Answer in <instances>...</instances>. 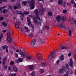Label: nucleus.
Segmentation results:
<instances>
[{"instance_id": "11", "label": "nucleus", "mask_w": 76, "mask_h": 76, "mask_svg": "<svg viewBox=\"0 0 76 76\" xmlns=\"http://www.w3.org/2000/svg\"><path fill=\"white\" fill-rule=\"evenodd\" d=\"M19 53L21 56H22V57H25L26 55L24 53V52L20 51L19 52Z\"/></svg>"}, {"instance_id": "33", "label": "nucleus", "mask_w": 76, "mask_h": 76, "mask_svg": "<svg viewBox=\"0 0 76 76\" xmlns=\"http://www.w3.org/2000/svg\"><path fill=\"white\" fill-rule=\"evenodd\" d=\"M48 16H51L53 15V14H52V13L50 12H48Z\"/></svg>"}, {"instance_id": "4", "label": "nucleus", "mask_w": 76, "mask_h": 76, "mask_svg": "<svg viewBox=\"0 0 76 76\" xmlns=\"http://www.w3.org/2000/svg\"><path fill=\"white\" fill-rule=\"evenodd\" d=\"M10 32H8L7 35V39L8 41H9V42H11V41H12V38H10Z\"/></svg>"}, {"instance_id": "56", "label": "nucleus", "mask_w": 76, "mask_h": 76, "mask_svg": "<svg viewBox=\"0 0 76 76\" xmlns=\"http://www.w3.org/2000/svg\"><path fill=\"white\" fill-rule=\"evenodd\" d=\"M73 7H75V8L76 9V4L75 3L73 5Z\"/></svg>"}, {"instance_id": "39", "label": "nucleus", "mask_w": 76, "mask_h": 76, "mask_svg": "<svg viewBox=\"0 0 76 76\" xmlns=\"http://www.w3.org/2000/svg\"><path fill=\"white\" fill-rule=\"evenodd\" d=\"M27 22H30L31 21V19L29 17L27 18Z\"/></svg>"}, {"instance_id": "47", "label": "nucleus", "mask_w": 76, "mask_h": 76, "mask_svg": "<svg viewBox=\"0 0 76 76\" xmlns=\"http://www.w3.org/2000/svg\"><path fill=\"white\" fill-rule=\"evenodd\" d=\"M24 28L26 30H28V27H26V26H25L24 27Z\"/></svg>"}, {"instance_id": "55", "label": "nucleus", "mask_w": 76, "mask_h": 76, "mask_svg": "<svg viewBox=\"0 0 76 76\" xmlns=\"http://www.w3.org/2000/svg\"><path fill=\"white\" fill-rule=\"evenodd\" d=\"M32 23V22L31 21H28V25H31V24Z\"/></svg>"}, {"instance_id": "43", "label": "nucleus", "mask_w": 76, "mask_h": 76, "mask_svg": "<svg viewBox=\"0 0 76 76\" xmlns=\"http://www.w3.org/2000/svg\"><path fill=\"white\" fill-rule=\"evenodd\" d=\"M14 64V62L13 61H11L10 63V65H13Z\"/></svg>"}, {"instance_id": "15", "label": "nucleus", "mask_w": 76, "mask_h": 76, "mask_svg": "<svg viewBox=\"0 0 76 76\" xmlns=\"http://www.w3.org/2000/svg\"><path fill=\"white\" fill-rule=\"evenodd\" d=\"M63 71H66V69L65 68V67H64L63 68H62L60 69V70L59 72L60 73H63Z\"/></svg>"}, {"instance_id": "38", "label": "nucleus", "mask_w": 76, "mask_h": 76, "mask_svg": "<svg viewBox=\"0 0 76 76\" xmlns=\"http://www.w3.org/2000/svg\"><path fill=\"white\" fill-rule=\"evenodd\" d=\"M28 37H33V34L31 33V34H29L28 35Z\"/></svg>"}, {"instance_id": "52", "label": "nucleus", "mask_w": 76, "mask_h": 76, "mask_svg": "<svg viewBox=\"0 0 76 76\" xmlns=\"http://www.w3.org/2000/svg\"><path fill=\"white\" fill-rule=\"evenodd\" d=\"M8 7L11 10H12V6L10 5H8Z\"/></svg>"}, {"instance_id": "49", "label": "nucleus", "mask_w": 76, "mask_h": 76, "mask_svg": "<svg viewBox=\"0 0 76 76\" xmlns=\"http://www.w3.org/2000/svg\"><path fill=\"white\" fill-rule=\"evenodd\" d=\"M4 69H6L7 68V65H4L3 66Z\"/></svg>"}, {"instance_id": "35", "label": "nucleus", "mask_w": 76, "mask_h": 76, "mask_svg": "<svg viewBox=\"0 0 76 76\" xmlns=\"http://www.w3.org/2000/svg\"><path fill=\"white\" fill-rule=\"evenodd\" d=\"M71 35H72V30H70L69 31V37H70V36H71Z\"/></svg>"}, {"instance_id": "36", "label": "nucleus", "mask_w": 76, "mask_h": 76, "mask_svg": "<svg viewBox=\"0 0 76 76\" xmlns=\"http://www.w3.org/2000/svg\"><path fill=\"white\" fill-rule=\"evenodd\" d=\"M16 73H14L11 74L10 75H9V76H16Z\"/></svg>"}, {"instance_id": "2", "label": "nucleus", "mask_w": 76, "mask_h": 76, "mask_svg": "<svg viewBox=\"0 0 76 76\" xmlns=\"http://www.w3.org/2000/svg\"><path fill=\"white\" fill-rule=\"evenodd\" d=\"M35 16L36 18L35 17H33V19L34 22L35 23H38V20H37V19L39 20H40V18L39 17V15H36Z\"/></svg>"}, {"instance_id": "37", "label": "nucleus", "mask_w": 76, "mask_h": 76, "mask_svg": "<svg viewBox=\"0 0 76 76\" xmlns=\"http://www.w3.org/2000/svg\"><path fill=\"white\" fill-rule=\"evenodd\" d=\"M18 60L19 62H22V61H23V59L21 58H19L18 59Z\"/></svg>"}, {"instance_id": "31", "label": "nucleus", "mask_w": 76, "mask_h": 76, "mask_svg": "<svg viewBox=\"0 0 76 76\" xmlns=\"http://www.w3.org/2000/svg\"><path fill=\"white\" fill-rule=\"evenodd\" d=\"M15 26L17 29H19V25L18 24H16V23H15Z\"/></svg>"}, {"instance_id": "9", "label": "nucleus", "mask_w": 76, "mask_h": 76, "mask_svg": "<svg viewBox=\"0 0 76 76\" xmlns=\"http://www.w3.org/2000/svg\"><path fill=\"white\" fill-rule=\"evenodd\" d=\"M36 43V40L35 39L32 40L31 42V45L32 47H34V45H35Z\"/></svg>"}, {"instance_id": "61", "label": "nucleus", "mask_w": 76, "mask_h": 76, "mask_svg": "<svg viewBox=\"0 0 76 76\" xmlns=\"http://www.w3.org/2000/svg\"><path fill=\"white\" fill-rule=\"evenodd\" d=\"M12 12L14 14H15V13H16V11L15 12V11L14 10H12Z\"/></svg>"}, {"instance_id": "23", "label": "nucleus", "mask_w": 76, "mask_h": 76, "mask_svg": "<svg viewBox=\"0 0 76 76\" xmlns=\"http://www.w3.org/2000/svg\"><path fill=\"white\" fill-rule=\"evenodd\" d=\"M22 4L23 5H24V6H26L28 4L26 1H23Z\"/></svg>"}, {"instance_id": "27", "label": "nucleus", "mask_w": 76, "mask_h": 76, "mask_svg": "<svg viewBox=\"0 0 76 76\" xmlns=\"http://www.w3.org/2000/svg\"><path fill=\"white\" fill-rule=\"evenodd\" d=\"M66 70H70V68H69V65L68 64H66Z\"/></svg>"}, {"instance_id": "30", "label": "nucleus", "mask_w": 76, "mask_h": 76, "mask_svg": "<svg viewBox=\"0 0 76 76\" xmlns=\"http://www.w3.org/2000/svg\"><path fill=\"white\" fill-rule=\"evenodd\" d=\"M60 59L61 60H63L64 59V56L62 55L61 56Z\"/></svg>"}, {"instance_id": "32", "label": "nucleus", "mask_w": 76, "mask_h": 76, "mask_svg": "<svg viewBox=\"0 0 76 76\" xmlns=\"http://www.w3.org/2000/svg\"><path fill=\"white\" fill-rule=\"evenodd\" d=\"M74 53L75 54L74 55V57H75V59L76 60V50H74Z\"/></svg>"}, {"instance_id": "58", "label": "nucleus", "mask_w": 76, "mask_h": 76, "mask_svg": "<svg viewBox=\"0 0 76 76\" xmlns=\"http://www.w3.org/2000/svg\"><path fill=\"white\" fill-rule=\"evenodd\" d=\"M18 9V7H17V6H15L14 7V9H15V10H16Z\"/></svg>"}, {"instance_id": "62", "label": "nucleus", "mask_w": 76, "mask_h": 76, "mask_svg": "<svg viewBox=\"0 0 76 76\" xmlns=\"http://www.w3.org/2000/svg\"><path fill=\"white\" fill-rule=\"evenodd\" d=\"M71 4L69 2L67 3V6H70V5Z\"/></svg>"}, {"instance_id": "63", "label": "nucleus", "mask_w": 76, "mask_h": 76, "mask_svg": "<svg viewBox=\"0 0 76 76\" xmlns=\"http://www.w3.org/2000/svg\"><path fill=\"white\" fill-rule=\"evenodd\" d=\"M6 53H8L9 51H8V48H7V49H6Z\"/></svg>"}, {"instance_id": "40", "label": "nucleus", "mask_w": 76, "mask_h": 76, "mask_svg": "<svg viewBox=\"0 0 76 76\" xmlns=\"http://www.w3.org/2000/svg\"><path fill=\"white\" fill-rule=\"evenodd\" d=\"M44 70L42 69H41V70L40 71V73L41 74L42 73H44Z\"/></svg>"}, {"instance_id": "34", "label": "nucleus", "mask_w": 76, "mask_h": 76, "mask_svg": "<svg viewBox=\"0 0 76 76\" xmlns=\"http://www.w3.org/2000/svg\"><path fill=\"white\" fill-rule=\"evenodd\" d=\"M31 75L32 76H35V72H32V73H31Z\"/></svg>"}, {"instance_id": "28", "label": "nucleus", "mask_w": 76, "mask_h": 76, "mask_svg": "<svg viewBox=\"0 0 76 76\" xmlns=\"http://www.w3.org/2000/svg\"><path fill=\"white\" fill-rule=\"evenodd\" d=\"M3 37V34L2 33H1L0 35V41H1V40L2 39Z\"/></svg>"}, {"instance_id": "10", "label": "nucleus", "mask_w": 76, "mask_h": 76, "mask_svg": "<svg viewBox=\"0 0 76 76\" xmlns=\"http://www.w3.org/2000/svg\"><path fill=\"white\" fill-rule=\"evenodd\" d=\"M61 48L62 50H64L65 49H69V47L68 46H61Z\"/></svg>"}, {"instance_id": "60", "label": "nucleus", "mask_w": 76, "mask_h": 76, "mask_svg": "<svg viewBox=\"0 0 76 76\" xmlns=\"http://www.w3.org/2000/svg\"><path fill=\"white\" fill-rule=\"evenodd\" d=\"M11 70V67H10V66L8 67V70Z\"/></svg>"}, {"instance_id": "42", "label": "nucleus", "mask_w": 76, "mask_h": 76, "mask_svg": "<svg viewBox=\"0 0 76 76\" xmlns=\"http://www.w3.org/2000/svg\"><path fill=\"white\" fill-rule=\"evenodd\" d=\"M7 57H5V58H4L3 59V61H7Z\"/></svg>"}, {"instance_id": "29", "label": "nucleus", "mask_w": 76, "mask_h": 76, "mask_svg": "<svg viewBox=\"0 0 76 76\" xmlns=\"http://www.w3.org/2000/svg\"><path fill=\"white\" fill-rule=\"evenodd\" d=\"M41 66L42 67H45L47 66V64L45 63H43L41 64Z\"/></svg>"}, {"instance_id": "54", "label": "nucleus", "mask_w": 76, "mask_h": 76, "mask_svg": "<svg viewBox=\"0 0 76 76\" xmlns=\"http://www.w3.org/2000/svg\"><path fill=\"white\" fill-rule=\"evenodd\" d=\"M31 28H34V25L32 24H31Z\"/></svg>"}, {"instance_id": "44", "label": "nucleus", "mask_w": 76, "mask_h": 76, "mask_svg": "<svg viewBox=\"0 0 76 76\" xmlns=\"http://www.w3.org/2000/svg\"><path fill=\"white\" fill-rule=\"evenodd\" d=\"M7 7V6H4L1 7V9H5Z\"/></svg>"}, {"instance_id": "14", "label": "nucleus", "mask_w": 76, "mask_h": 76, "mask_svg": "<svg viewBox=\"0 0 76 76\" xmlns=\"http://www.w3.org/2000/svg\"><path fill=\"white\" fill-rule=\"evenodd\" d=\"M34 67V66L33 65H30L28 66V68L30 70H33Z\"/></svg>"}, {"instance_id": "21", "label": "nucleus", "mask_w": 76, "mask_h": 76, "mask_svg": "<svg viewBox=\"0 0 76 76\" xmlns=\"http://www.w3.org/2000/svg\"><path fill=\"white\" fill-rule=\"evenodd\" d=\"M26 57L27 58V59H31L32 58V57L29 55L28 54L26 56Z\"/></svg>"}, {"instance_id": "12", "label": "nucleus", "mask_w": 76, "mask_h": 76, "mask_svg": "<svg viewBox=\"0 0 76 76\" xmlns=\"http://www.w3.org/2000/svg\"><path fill=\"white\" fill-rule=\"evenodd\" d=\"M56 19L58 22H60V20L61 19V17L58 16L56 17Z\"/></svg>"}, {"instance_id": "48", "label": "nucleus", "mask_w": 76, "mask_h": 76, "mask_svg": "<svg viewBox=\"0 0 76 76\" xmlns=\"http://www.w3.org/2000/svg\"><path fill=\"white\" fill-rule=\"evenodd\" d=\"M2 64H3V65H4V64H6V61L3 60Z\"/></svg>"}, {"instance_id": "7", "label": "nucleus", "mask_w": 76, "mask_h": 76, "mask_svg": "<svg viewBox=\"0 0 76 76\" xmlns=\"http://www.w3.org/2000/svg\"><path fill=\"white\" fill-rule=\"evenodd\" d=\"M54 52H52L49 55V58L50 59H52V58L54 57Z\"/></svg>"}, {"instance_id": "50", "label": "nucleus", "mask_w": 76, "mask_h": 76, "mask_svg": "<svg viewBox=\"0 0 76 76\" xmlns=\"http://www.w3.org/2000/svg\"><path fill=\"white\" fill-rule=\"evenodd\" d=\"M4 19V18L3 17H1L0 18V20H2Z\"/></svg>"}, {"instance_id": "8", "label": "nucleus", "mask_w": 76, "mask_h": 76, "mask_svg": "<svg viewBox=\"0 0 76 76\" xmlns=\"http://www.w3.org/2000/svg\"><path fill=\"white\" fill-rule=\"evenodd\" d=\"M69 61L70 62L69 63V64L70 67H73V62L72 59H70Z\"/></svg>"}, {"instance_id": "5", "label": "nucleus", "mask_w": 76, "mask_h": 76, "mask_svg": "<svg viewBox=\"0 0 76 76\" xmlns=\"http://www.w3.org/2000/svg\"><path fill=\"white\" fill-rule=\"evenodd\" d=\"M58 27L60 28H62L64 29H67V27L66 26H64L63 24H60L58 25Z\"/></svg>"}, {"instance_id": "41", "label": "nucleus", "mask_w": 76, "mask_h": 76, "mask_svg": "<svg viewBox=\"0 0 76 76\" xmlns=\"http://www.w3.org/2000/svg\"><path fill=\"white\" fill-rule=\"evenodd\" d=\"M39 40L41 43H44V41H42V40L41 39H39Z\"/></svg>"}, {"instance_id": "3", "label": "nucleus", "mask_w": 76, "mask_h": 76, "mask_svg": "<svg viewBox=\"0 0 76 76\" xmlns=\"http://www.w3.org/2000/svg\"><path fill=\"white\" fill-rule=\"evenodd\" d=\"M46 10V9L45 8H41L39 10V13L40 15L42 16L44 15V12H45Z\"/></svg>"}, {"instance_id": "19", "label": "nucleus", "mask_w": 76, "mask_h": 76, "mask_svg": "<svg viewBox=\"0 0 76 76\" xmlns=\"http://www.w3.org/2000/svg\"><path fill=\"white\" fill-rule=\"evenodd\" d=\"M34 13L36 15H39L38 13V9H37L34 10Z\"/></svg>"}, {"instance_id": "22", "label": "nucleus", "mask_w": 76, "mask_h": 76, "mask_svg": "<svg viewBox=\"0 0 76 76\" xmlns=\"http://www.w3.org/2000/svg\"><path fill=\"white\" fill-rule=\"evenodd\" d=\"M2 24L3 26H7V23L4 22H2Z\"/></svg>"}, {"instance_id": "16", "label": "nucleus", "mask_w": 76, "mask_h": 76, "mask_svg": "<svg viewBox=\"0 0 76 76\" xmlns=\"http://www.w3.org/2000/svg\"><path fill=\"white\" fill-rule=\"evenodd\" d=\"M58 2L59 5H61V4H63V2L61 0H58Z\"/></svg>"}, {"instance_id": "17", "label": "nucleus", "mask_w": 76, "mask_h": 76, "mask_svg": "<svg viewBox=\"0 0 76 76\" xmlns=\"http://www.w3.org/2000/svg\"><path fill=\"white\" fill-rule=\"evenodd\" d=\"M36 55L37 57H38L39 59V58H42V55L40 53H37Z\"/></svg>"}, {"instance_id": "57", "label": "nucleus", "mask_w": 76, "mask_h": 76, "mask_svg": "<svg viewBox=\"0 0 76 76\" xmlns=\"http://www.w3.org/2000/svg\"><path fill=\"white\" fill-rule=\"evenodd\" d=\"M71 3H72V4H73V3H75V1H74V0H72L71 1Z\"/></svg>"}, {"instance_id": "53", "label": "nucleus", "mask_w": 76, "mask_h": 76, "mask_svg": "<svg viewBox=\"0 0 76 76\" xmlns=\"http://www.w3.org/2000/svg\"><path fill=\"white\" fill-rule=\"evenodd\" d=\"M69 72L70 73V74H73V71L71 70H69Z\"/></svg>"}, {"instance_id": "13", "label": "nucleus", "mask_w": 76, "mask_h": 76, "mask_svg": "<svg viewBox=\"0 0 76 76\" xmlns=\"http://www.w3.org/2000/svg\"><path fill=\"white\" fill-rule=\"evenodd\" d=\"M13 71L15 72H17L18 71V68L15 66H13Z\"/></svg>"}, {"instance_id": "59", "label": "nucleus", "mask_w": 76, "mask_h": 76, "mask_svg": "<svg viewBox=\"0 0 76 76\" xmlns=\"http://www.w3.org/2000/svg\"><path fill=\"white\" fill-rule=\"evenodd\" d=\"M15 63H19V61L18 59H16L15 60Z\"/></svg>"}, {"instance_id": "51", "label": "nucleus", "mask_w": 76, "mask_h": 76, "mask_svg": "<svg viewBox=\"0 0 76 76\" xmlns=\"http://www.w3.org/2000/svg\"><path fill=\"white\" fill-rule=\"evenodd\" d=\"M24 14H25L26 15H28L29 14V12H24Z\"/></svg>"}, {"instance_id": "64", "label": "nucleus", "mask_w": 76, "mask_h": 76, "mask_svg": "<svg viewBox=\"0 0 76 76\" xmlns=\"http://www.w3.org/2000/svg\"><path fill=\"white\" fill-rule=\"evenodd\" d=\"M68 56L69 57H70L71 56V53H69L68 54Z\"/></svg>"}, {"instance_id": "46", "label": "nucleus", "mask_w": 76, "mask_h": 76, "mask_svg": "<svg viewBox=\"0 0 76 76\" xmlns=\"http://www.w3.org/2000/svg\"><path fill=\"white\" fill-rule=\"evenodd\" d=\"M63 13H67V10H63Z\"/></svg>"}, {"instance_id": "1", "label": "nucleus", "mask_w": 76, "mask_h": 76, "mask_svg": "<svg viewBox=\"0 0 76 76\" xmlns=\"http://www.w3.org/2000/svg\"><path fill=\"white\" fill-rule=\"evenodd\" d=\"M28 2H29V7H30V9L32 10L35 8V6L34 4H35V2L34 1V0H31V1H29Z\"/></svg>"}, {"instance_id": "25", "label": "nucleus", "mask_w": 76, "mask_h": 76, "mask_svg": "<svg viewBox=\"0 0 76 76\" xmlns=\"http://www.w3.org/2000/svg\"><path fill=\"white\" fill-rule=\"evenodd\" d=\"M2 48L3 49V50H5V49H7V48H8V47L6 45H4L2 47Z\"/></svg>"}, {"instance_id": "26", "label": "nucleus", "mask_w": 76, "mask_h": 76, "mask_svg": "<svg viewBox=\"0 0 76 76\" xmlns=\"http://www.w3.org/2000/svg\"><path fill=\"white\" fill-rule=\"evenodd\" d=\"M3 13L5 14L6 12H8V10L7 9H4L3 11Z\"/></svg>"}, {"instance_id": "18", "label": "nucleus", "mask_w": 76, "mask_h": 76, "mask_svg": "<svg viewBox=\"0 0 76 76\" xmlns=\"http://www.w3.org/2000/svg\"><path fill=\"white\" fill-rule=\"evenodd\" d=\"M61 19L62 20H63L64 21H65L66 19V17H64L63 16L61 17Z\"/></svg>"}, {"instance_id": "24", "label": "nucleus", "mask_w": 76, "mask_h": 76, "mask_svg": "<svg viewBox=\"0 0 76 76\" xmlns=\"http://www.w3.org/2000/svg\"><path fill=\"white\" fill-rule=\"evenodd\" d=\"M15 6H16L17 9H19L21 7V6L19 4H15Z\"/></svg>"}, {"instance_id": "6", "label": "nucleus", "mask_w": 76, "mask_h": 76, "mask_svg": "<svg viewBox=\"0 0 76 76\" xmlns=\"http://www.w3.org/2000/svg\"><path fill=\"white\" fill-rule=\"evenodd\" d=\"M15 13L16 14H18V15H22L23 16H25V14L23 13L22 11H18L16 10L15 11Z\"/></svg>"}, {"instance_id": "20", "label": "nucleus", "mask_w": 76, "mask_h": 76, "mask_svg": "<svg viewBox=\"0 0 76 76\" xmlns=\"http://www.w3.org/2000/svg\"><path fill=\"white\" fill-rule=\"evenodd\" d=\"M44 30H48V29H49V27L47 26H45L44 27Z\"/></svg>"}, {"instance_id": "45", "label": "nucleus", "mask_w": 76, "mask_h": 76, "mask_svg": "<svg viewBox=\"0 0 76 76\" xmlns=\"http://www.w3.org/2000/svg\"><path fill=\"white\" fill-rule=\"evenodd\" d=\"M59 63H60V61H59V60H57L56 62L57 64L58 65V64H59Z\"/></svg>"}]
</instances>
